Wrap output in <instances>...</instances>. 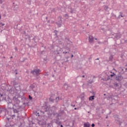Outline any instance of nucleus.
<instances>
[{
	"label": "nucleus",
	"instance_id": "nucleus-23",
	"mask_svg": "<svg viewBox=\"0 0 127 127\" xmlns=\"http://www.w3.org/2000/svg\"><path fill=\"white\" fill-rule=\"evenodd\" d=\"M65 86H66V87H67V86L66 83H65V84H64V87H65Z\"/></svg>",
	"mask_w": 127,
	"mask_h": 127
},
{
	"label": "nucleus",
	"instance_id": "nucleus-36",
	"mask_svg": "<svg viewBox=\"0 0 127 127\" xmlns=\"http://www.w3.org/2000/svg\"><path fill=\"white\" fill-rule=\"evenodd\" d=\"M113 70H114L115 71H116V69H113Z\"/></svg>",
	"mask_w": 127,
	"mask_h": 127
},
{
	"label": "nucleus",
	"instance_id": "nucleus-29",
	"mask_svg": "<svg viewBox=\"0 0 127 127\" xmlns=\"http://www.w3.org/2000/svg\"><path fill=\"white\" fill-rule=\"evenodd\" d=\"M82 77H83V78H84L85 77V75H83Z\"/></svg>",
	"mask_w": 127,
	"mask_h": 127
},
{
	"label": "nucleus",
	"instance_id": "nucleus-22",
	"mask_svg": "<svg viewBox=\"0 0 127 127\" xmlns=\"http://www.w3.org/2000/svg\"><path fill=\"white\" fill-rule=\"evenodd\" d=\"M91 127H95V124H92V125H91Z\"/></svg>",
	"mask_w": 127,
	"mask_h": 127
},
{
	"label": "nucleus",
	"instance_id": "nucleus-28",
	"mask_svg": "<svg viewBox=\"0 0 127 127\" xmlns=\"http://www.w3.org/2000/svg\"><path fill=\"white\" fill-rule=\"evenodd\" d=\"M1 18V16L0 15V19Z\"/></svg>",
	"mask_w": 127,
	"mask_h": 127
},
{
	"label": "nucleus",
	"instance_id": "nucleus-35",
	"mask_svg": "<svg viewBox=\"0 0 127 127\" xmlns=\"http://www.w3.org/2000/svg\"><path fill=\"white\" fill-rule=\"evenodd\" d=\"M96 60H99V59H97Z\"/></svg>",
	"mask_w": 127,
	"mask_h": 127
},
{
	"label": "nucleus",
	"instance_id": "nucleus-11",
	"mask_svg": "<svg viewBox=\"0 0 127 127\" xmlns=\"http://www.w3.org/2000/svg\"><path fill=\"white\" fill-rule=\"evenodd\" d=\"M57 24L59 27H61V23L59 24L58 22H57Z\"/></svg>",
	"mask_w": 127,
	"mask_h": 127
},
{
	"label": "nucleus",
	"instance_id": "nucleus-25",
	"mask_svg": "<svg viewBox=\"0 0 127 127\" xmlns=\"http://www.w3.org/2000/svg\"><path fill=\"white\" fill-rule=\"evenodd\" d=\"M15 50H16V51L17 50V48H15Z\"/></svg>",
	"mask_w": 127,
	"mask_h": 127
},
{
	"label": "nucleus",
	"instance_id": "nucleus-37",
	"mask_svg": "<svg viewBox=\"0 0 127 127\" xmlns=\"http://www.w3.org/2000/svg\"><path fill=\"white\" fill-rule=\"evenodd\" d=\"M95 40H97V38H95Z\"/></svg>",
	"mask_w": 127,
	"mask_h": 127
},
{
	"label": "nucleus",
	"instance_id": "nucleus-12",
	"mask_svg": "<svg viewBox=\"0 0 127 127\" xmlns=\"http://www.w3.org/2000/svg\"><path fill=\"white\" fill-rule=\"evenodd\" d=\"M108 8H109V7H108V6H104L105 10H107V9H108Z\"/></svg>",
	"mask_w": 127,
	"mask_h": 127
},
{
	"label": "nucleus",
	"instance_id": "nucleus-10",
	"mask_svg": "<svg viewBox=\"0 0 127 127\" xmlns=\"http://www.w3.org/2000/svg\"><path fill=\"white\" fill-rule=\"evenodd\" d=\"M5 127H10V124H9V123H7V124L5 125Z\"/></svg>",
	"mask_w": 127,
	"mask_h": 127
},
{
	"label": "nucleus",
	"instance_id": "nucleus-26",
	"mask_svg": "<svg viewBox=\"0 0 127 127\" xmlns=\"http://www.w3.org/2000/svg\"><path fill=\"white\" fill-rule=\"evenodd\" d=\"M74 56H73V55H71V58H73Z\"/></svg>",
	"mask_w": 127,
	"mask_h": 127
},
{
	"label": "nucleus",
	"instance_id": "nucleus-4",
	"mask_svg": "<svg viewBox=\"0 0 127 127\" xmlns=\"http://www.w3.org/2000/svg\"><path fill=\"white\" fill-rule=\"evenodd\" d=\"M84 127H90L91 125H90V123L89 122L84 123L83 124Z\"/></svg>",
	"mask_w": 127,
	"mask_h": 127
},
{
	"label": "nucleus",
	"instance_id": "nucleus-13",
	"mask_svg": "<svg viewBox=\"0 0 127 127\" xmlns=\"http://www.w3.org/2000/svg\"><path fill=\"white\" fill-rule=\"evenodd\" d=\"M13 112H14V113H18V111H17V110H16V109H14L13 110Z\"/></svg>",
	"mask_w": 127,
	"mask_h": 127
},
{
	"label": "nucleus",
	"instance_id": "nucleus-30",
	"mask_svg": "<svg viewBox=\"0 0 127 127\" xmlns=\"http://www.w3.org/2000/svg\"><path fill=\"white\" fill-rule=\"evenodd\" d=\"M62 22V21H60V23H61Z\"/></svg>",
	"mask_w": 127,
	"mask_h": 127
},
{
	"label": "nucleus",
	"instance_id": "nucleus-24",
	"mask_svg": "<svg viewBox=\"0 0 127 127\" xmlns=\"http://www.w3.org/2000/svg\"><path fill=\"white\" fill-rule=\"evenodd\" d=\"M71 107H75V105H73L72 104L71 105Z\"/></svg>",
	"mask_w": 127,
	"mask_h": 127
},
{
	"label": "nucleus",
	"instance_id": "nucleus-6",
	"mask_svg": "<svg viewBox=\"0 0 127 127\" xmlns=\"http://www.w3.org/2000/svg\"><path fill=\"white\" fill-rule=\"evenodd\" d=\"M121 37H122V35L120 34H118L115 36V38H116L117 39H119V38H121Z\"/></svg>",
	"mask_w": 127,
	"mask_h": 127
},
{
	"label": "nucleus",
	"instance_id": "nucleus-21",
	"mask_svg": "<svg viewBox=\"0 0 127 127\" xmlns=\"http://www.w3.org/2000/svg\"><path fill=\"white\" fill-rule=\"evenodd\" d=\"M66 50L67 51H70V48H67V49H66Z\"/></svg>",
	"mask_w": 127,
	"mask_h": 127
},
{
	"label": "nucleus",
	"instance_id": "nucleus-3",
	"mask_svg": "<svg viewBox=\"0 0 127 127\" xmlns=\"http://www.w3.org/2000/svg\"><path fill=\"white\" fill-rule=\"evenodd\" d=\"M88 39H89V42L90 43H93V42H94V38L93 37V36H91V35L89 36Z\"/></svg>",
	"mask_w": 127,
	"mask_h": 127
},
{
	"label": "nucleus",
	"instance_id": "nucleus-20",
	"mask_svg": "<svg viewBox=\"0 0 127 127\" xmlns=\"http://www.w3.org/2000/svg\"><path fill=\"white\" fill-rule=\"evenodd\" d=\"M3 1L2 0H0V3L1 4L2 3Z\"/></svg>",
	"mask_w": 127,
	"mask_h": 127
},
{
	"label": "nucleus",
	"instance_id": "nucleus-5",
	"mask_svg": "<svg viewBox=\"0 0 127 127\" xmlns=\"http://www.w3.org/2000/svg\"><path fill=\"white\" fill-rule=\"evenodd\" d=\"M116 80H117V81H122V80H123V76H117Z\"/></svg>",
	"mask_w": 127,
	"mask_h": 127
},
{
	"label": "nucleus",
	"instance_id": "nucleus-1",
	"mask_svg": "<svg viewBox=\"0 0 127 127\" xmlns=\"http://www.w3.org/2000/svg\"><path fill=\"white\" fill-rule=\"evenodd\" d=\"M41 72V70L38 68H35L32 71V74H33V75H35V76H39L40 75V72Z\"/></svg>",
	"mask_w": 127,
	"mask_h": 127
},
{
	"label": "nucleus",
	"instance_id": "nucleus-19",
	"mask_svg": "<svg viewBox=\"0 0 127 127\" xmlns=\"http://www.w3.org/2000/svg\"><path fill=\"white\" fill-rule=\"evenodd\" d=\"M109 59H110V60H112L113 59V56L110 57Z\"/></svg>",
	"mask_w": 127,
	"mask_h": 127
},
{
	"label": "nucleus",
	"instance_id": "nucleus-16",
	"mask_svg": "<svg viewBox=\"0 0 127 127\" xmlns=\"http://www.w3.org/2000/svg\"><path fill=\"white\" fill-rule=\"evenodd\" d=\"M29 99L30 100H32V97H31L30 95H29Z\"/></svg>",
	"mask_w": 127,
	"mask_h": 127
},
{
	"label": "nucleus",
	"instance_id": "nucleus-2",
	"mask_svg": "<svg viewBox=\"0 0 127 127\" xmlns=\"http://www.w3.org/2000/svg\"><path fill=\"white\" fill-rule=\"evenodd\" d=\"M13 101L14 102V106H16V105H18L20 103V101L15 97L13 98Z\"/></svg>",
	"mask_w": 127,
	"mask_h": 127
},
{
	"label": "nucleus",
	"instance_id": "nucleus-7",
	"mask_svg": "<svg viewBox=\"0 0 127 127\" xmlns=\"http://www.w3.org/2000/svg\"><path fill=\"white\" fill-rule=\"evenodd\" d=\"M119 13H120V14H119L118 18L120 19V18H121V17H124V16L123 15V12H120Z\"/></svg>",
	"mask_w": 127,
	"mask_h": 127
},
{
	"label": "nucleus",
	"instance_id": "nucleus-33",
	"mask_svg": "<svg viewBox=\"0 0 127 127\" xmlns=\"http://www.w3.org/2000/svg\"><path fill=\"white\" fill-rule=\"evenodd\" d=\"M106 119H108V116H106Z\"/></svg>",
	"mask_w": 127,
	"mask_h": 127
},
{
	"label": "nucleus",
	"instance_id": "nucleus-8",
	"mask_svg": "<svg viewBox=\"0 0 127 127\" xmlns=\"http://www.w3.org/2000/svg\"><path fill=\"white\" fill-rule=\"evenodd\" d=\"M94 98H95V96H91L90 97H89V101H91V100L92 101V100H94L95 99Z\"/></svg>",
	"mask_w": 127,
	"mask_h": 127
},
{
	"label": "nucleus",
	"instance_id": "nucleus-9",
	"mask_svg": "<svg viewBox=\"0 0 127 127\" xmlns=\"http://www.w3.org/2000/svg\"><path fill=\"white\" fill-rule=\"evenodd\" d=\"M4 23H2V22H0V27H1V26H4Z\"/></svg>",
	"mask_w": 127,
	"mask_h": 127
},
{
	"label": "nucleus",
	"instance_id": "nucleus-34",
	"mask_svg": "<svg viewBox=\"0 0 127 127\" xmlns=\"http://www.w3.org/2000/svg\"><path fill=\"white\" fill-rule=\"evenodd\" d=\"M16 75H17V72H16Z\"/></svg>",
	"mask_w": 127,
	"mask_h": 127
},
{
	"label": "nucleus",
	"instance_id": "nucleus-32",
	"mask_svg": "<svg viewBox=\"0 0 127 127\" xmlns=\"http://www.w3.org/2000/svg\"><path fill=\"white\" fill-rule=\"evenodd\" d=\"M74 110H77V108H74Z\"/></svg>",
	"mask_w": 127,
	"mask_h": 127
},
{
	"label": "nucleus",
	"instance_id": "nucleus-31",
	"mask_svg": "<svg viewBox=\"0 0 127 127\" xmlns=\"http://www.w3.org/2000/svg\"><path fill=\"white\" fill-rule=\"evenodd\" d=\"M61 127H63V125H61Z\"/></svg>",
	"mask_w": 127,
	"mask_h": 127
},
{
	"label": "nucleus",
	"instance_id": "nucleus-27",
	"mask_svg": "<svg viewBox=\"0 0 127 127\" xmlns=\"http://www.w3.org/2000/svg\"><path fill=\"white\" fill-rule=\"evenodd\" d=\"M12 117H15V115H13L12 116Z\"/></svg>",
	"mask_w": 127,
	"mask_h": 127
},
{
	"label": "nucleus",
	"instance_id": "nucleus-15",
	"mask_svg": "<svg viewBox=\"0 0 127 127\" xmlns=\"http://www.w3.org/2000/svg\"><path fill=\"white\" fill-rule=\"evenodd\" d=\"M115 75H116V74L113 72L112 74L110 75V76H111V77H113V76H115Z\"/></svg>",
	"mask_w": 127,
	"mask_h": 127
},
{
	"label": "nucleus",
	"instance_id": "nucleus-17",
	"mask_svg": "<svg viewBox=\"0 0 127 127\" xmlns=\"http://www.w3.org/2000/svg\"><path fill=\"white\" fill-rule=\"evenodd\" d=\"M64 17H68V14H65L64 15Z\"/></svg>",
	"mask_w": 127,
	"mask_h": 127
},
{
	"label": "nucleus",
	"instance_id": "nucleus-18",
	"mask_svg": "<svg viewBox=\"0 0 127 127\" xmlns=\"http://www.w3.org/2000/svg\"><path fill=\"white\" fill-rule=\"evenodd\" d=\"M67 53H69V52H63V54H67Z\"/></svg>",
	"mask_w": 127,
	"mask_h": 127
},
{
	"label": "nucleus",
	"instance_id": "nucleus-14",
	"mask_svg": "<svg viewBox=\"0 0 127 127\" xmlns=\"http://www.w3.org/2000/svg\"><path fill=\"white\" fill-rule=\"evenodd\" d=\"M59 101V97H58L56 98V102H58Z\"/></svg>",
	"mask_w": 127,
	"mask_h": 127
}]
</instances>
